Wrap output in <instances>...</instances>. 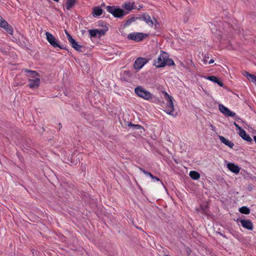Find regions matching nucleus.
<instances>
[{"label":"nucleus","instance_id":"obj_1","mask_svg":"<svg viewBox=\"0 0 256 256\" xmlns=\"http://www.w3.org/2000/svg\"><path fill=\"white\" fill-rule=\"evenodd\" d=\"M164 98L167 100L166 106L164 112L169 115L176 116L177 113L174 112V104L173 98L170 96L166 92H164Z\"/></svg>","mask_w":256,"mask_h":256},{"label":"nucleus","instance_id":"obj_2","mask_svg":"<svg viewBox=\"0 0 256 256\" xmlns=\"http://www.w3.org/2000/svg\"><path fill=\"white\" fill-rule=\"evenodd\" d=\"M25 72L30 73V75L29 76L34 78V79L28 80V85L30 88H34L38 87L40 83V79L39 78L37 77V76H38V74L36 72V71H32L28 70H25Z\"/></svg>","mask_w":256,"mask_h":256},{"label":"nucleus","instance_id":"obj_3","mask_svg":"<svg viewBox=\"0 0 256 256\" xmlns=\"http://www.w3.org/2000/svg\"><path fill=\"white\" fill-rule=\"evenodd\" d=\"M106 10L115 18H122L128 14L125 12L122 9L115 6H108L106 7Z\"/></svg>","mask_w":256,"mask_h":256},{"label":"nucleus","instance_id":"obj_4","mask_svg":"<svg viewBox=\"0 0 256 256\" xmlns=\"http://www.w3.org/2000/svg\"><path fill=\"white\" fill-rule=\"evenodd\" d=\"M134 92L138 96L144 100H148L152 98V94L142 86L136 87Z\"/></svg>","mask_w":256,"mask_h":256},{"label":"nucleus","instance_id":"obj_5","mask_svg":"<svg viewBox=\"0 0 256 256\" xmlns=\"http://www.w3.org/2000/svg\"><path fill=\"white\" fill-rule=\"evenodd\" d=\"M46 39L54 48H59L61 50H64L66 48L63 45H60L56 38L50 32H46Z\"/></svg>","mask_w":256,"mask_h":256},{"label":"nucleus","instance_id":"obj_6","mask_svg":"<svg viewBox=\"0 0 256 256\" xmlns=\"http://www.w3.org/2000/svg\"><path fill=\"white\" fill-rule=\"evenodd\" d=\"M148 34L140 32H132L129 34L127 38L129 40H132L136 42H139L142 40L144 38H146Z\"/></svg>","mask_w":256,"mask_h":256},{"label":"nucleus","instance_id":"obj_7","mask_svg":"<svg viewBox=\"0 0 256 256\" xmlns=\"http://www.w3.org/2000/svg\"><path fill=\"white\" fill-rule=\"evenodd\" d=\"M139 20L144 21L149 26L152 28L154 24L156 26L158 24L157 20L154 18L153 20L151 18L150 16L147 13H144L139 16Z\"/></svg>","mask_w":256,"mask_h":256},{"label":"nucleus","instance_id":"obj_8","mask_svg":"<svg viewBox=\"0 0 256 256\" xmlns=\"http://www.w3.org/2000/svg\"><path fill=\"white\" fill-rule=\"evenodd\" d=\"M167 53L161 51L156 60L154 62V66L157 68H162L166 66Z\"/></svg>","mask_w":256,"mask_h":256},{"label":"nucleus","instance_id":"obj_9","mask_svg":"<svg viewBox=\"0 0 256 256\" xmlns=\"http://www.w3.org/2000/svg\"><path fill=\"white\" fill-rule=\"evenodd\" d=\"M108 30V28L106 27L103 29L98 30L92 29L88 30L89 34L92 37L94 38H100L104 36L106 32Z\"/></svg>","mask_w":256,"mask_h":256},{"label":"nucleus","instance_id":"obj_10","mask_svg":"<svg viewBox=\"0 0 256 256\" xmlns=\"http://www.w3.org/2000/svg\"><path fill=\"white\" fill-rule=\"evenodd\" d=\"M148 62V60L145 58H138L134 62V68L135 70H140Z\"/></svg>","mask_w":256,"mask_h":256},{"label":"nucleus","instance_id":"obj_11","mask_svg":"<svg viewBox=\"0 0 256 256\" xmlns=\"http://www.w3.org/2000/svg\"><path fill=\"white\" fill-rule=\"evenodd\" d=\"M67 38L71 46L74 48L76 50L80 52L82 46L78 44V43L72 38L71 35L67 32L65 31Z\"/></svg>","mask_w":256,"mask_h":256},{"label":"nucleus","instance_id":"obj_12","mask_svg":"<svg viewBox=\"0 0 256 256\" xmlns=\"http://www.w3.org/2000/svg\"><path fill=\"white\" fill-rule=\"evenodd\" d=\"M218 108L220 111L226 116L234 117L236 115V114L234 112L231 111L222 104H219Z\"/></svg>","mask_w":256,"mask_h":256},{"label":"nucleus","instance_id":"obj_13","mask_svg":"<svg viewBox=\"0 0 256 256\" xmlns=\"http://www.w3.org/2000/svg\"><path fill=\"white\" fill-rule=\"evenodd\" d=\"M240 222L241 225L244 228L252 230L253 229V224L250 220H240Z\"/></svg>","mask_w":256,"mask_h":256},{"label":"nucleus","instance_id":"obj_14","mask_svg":"<svg viewBox=\"0 0 256 256\" xmlns=\"http://www.w3.org/2000/svg\"><path fill=\"white\" fill-rule=\"evenodd\" d=\"M122 7L126 10H127L126 12H128V13L129 12L132 10L136 8L135 3L134 2H126L122 4Z\"/></svg>","mask_w":256,"mask_h":256},{"label":"nucleus","instance_id":"obj_15","mask_svg":"<svg viewBox=\"0 0 256 256\" xmlns=\"http://www.w3.org/2000/svg\"><path fill=\"white\" fill-rule=\"evenodd\" d=\"M227 168L230 171L236 174L239 173L240 170V168L234 163H228L227 164Z\"/></svg>","mask_w":256,"mask_h":256},{"label":"nucleus","instance_id":"obj_16","mask_svg":"<svg viewBox=\"0 0 256 256\" xmlns=\"http://www.w3.org/2000/svg\"><path fill=\"white\" fill-rule=\"evenodd\" d=\"M238 134L243 140L248 142H252V138L248 134L246 133V131L244 129L241 130L240 132H238Z\"/></svg>","mask_w":256,"mask_h":256},{"label":"nucleus","instance_id":"obj_17","mask_svg":"<svg viewBox=\"0 0 256 256\" xmlns=\"http://www.w3.org/2000/svg\"><path fill=\"white\" fill-rule=\"evenodd\" d=\"M103 12V10L100 6H94L92 8V14L94 18L99 17Z\"/></svg>","mask_w":256,"mask_h":256},{"label":"nucleus","instance_id":"obj_18","mask_svg":"<svg viewBox=\"0 0 256 256\" xmlns=\"http://www.w3.org/2000/svg\"><path fill=\"white\" fill-rule=\"evenodd\" d=\"M218 138L222 143L224 144L225 145L228 146V147L232 148L234 146V144L232 142L223 136H219Z\"/></svg>","mask_w":256,"mask_h":256},{"label":"nucleus","instance_id":"obj_19","mask_svg":"<svg viewBox=\"0 0 256 256\" xmlns=\"http://www.w3.org/2000/svg\"><path fill=\"white\" fill-rule=\"evenodd\" d=\"M205 78L208 80H209L210 81H212V82H214V83L218 84L220 86H222L224 85L222 82L220 81L218 79L217 77L216 76H206Z\"/></svg>","mask_w":256,"mask_h":256},{"label":"nucleus","instance_id":"obj_20","mask_svg":"<svg viewBox=\"0 0 256 256\" xmlns=\"http://www.w3.org/2000/svg\"><path fill=\"white\" fill-rule=\"evenodd\" d=\"M140 170L142 171L144 174L146 176H149L150 178H151L154 180H156V181H160V183L162 184L164 186V184L162 182L160 181V178H158V177H156L154 176H153L151 173L146 171V170H144V169L141 168H139Z\"/></svg>","mask_w":256,"mask_h":256},{"label":"nucleus","instance_id":"obj_21","mask_svg":"<svg viewBox=\"0 0 256 256\" xmlns=\"http://www.w3.org/2000/svg\"><path fill=\"white\" fill-rule=\"evenodd\" d=\"M76 2V0H67L65 7L68 10H70Z\"/></svg>","mask_w":256,"mask_h":256},{"label":"nucleus","instance_id":"obj_22","mask_svg":"<svg viewBox=\"0 0 256 256\" xmlns=\"http://www.w3.org/2000/svg\"><path fill=\"white\" fill-rule=\"evenodd\" d=\"M189 175L190 177L194 180H197L200 178V174L194 170H192L190 172Z\"/></svg>","mask_w":256,"mask_h":256},{"label":"nucleus","instance_id":"obj_23","mask_svg":"<svg viewBox=\"0 0 256 256\" xmlns=\"http://www.w3.org/2000/svg\"><path fill=\"white\" fill-rule=\"evenodd\" d=\"M137 20H139V16H132V17L130 18H128L126 20V21L124 24V26H128L132 22H135Z\"/></svg>","mask_w":256,"mask_h":256},{"label":"nucleus","instance_id":"obj_24","mask_svg":"<svg viewBox=\"0 0 256 256\" xmlns=\"http://www.w3.org/2000/svg\"><path fill=\"white\" fill-rule=\"evenodd\" d=\"M239 211L240 213L246 214H249L250 212V209L246 206H242L240 208Z\"/></svg>","mask_w":256,"mask_h":256},{"label":"nucleus","instance_id":"obj_25","mask_svg":"<svg viewBox=\"0 0 256 256\" xmlns=\"http://www.w3.org/2000/svg\"><path fill=\"white\" fill-rule=\"evenodd\" d=\"M4 29L10 35L13 34L14 30L12 26L10 24H8V26H6L5 28H4Z\"/></svg>","mask_w":256,"mask_h":256},{"label":"nucleus","instance_id":"obj_26","mask_svg":"<svg viewBox=\"0 0 256 256\" xmlns=\"http://www.w3.org/2000/svg\"><path fill=\"white\" fill-rule=\"evenodd\" d=\"M172 66L174 65V61L170 58H168V56L166 55V66Z\"/></svg>","mask_w":256,"mask_h":256},{"label":"nucleus","instance_id":"obj_27","mask_svg":"<svg viewBox=\"0 0 256 256\" xmlns=\"http://www.w3.org/2000/svg\"><path fill=\"white\" fill-rule=\"evenodd\" d=\"M8 22L0 16V26L3 28L6 26H8Z\"/></svg>","mask_w":256,"mask_h":256},{"label":"nucleus","instance_id":"obj_28","mask_svg":"<svg viewBox=\"0 0 256 256\" xmlns=\"http://www.w3.org/2000/svg\"><path fill=\"white\" fill-rule=\"evenodd\" d=\"M234 124L236 126L237 130H238V132H240L241 130H242L243 129L240 127L238 124H236V122H234Z\"/></svg>","mask_w":256,"mask_h":256},{"label":"nucleus","instance_id":"obj_29","mask_svg":"<svg viewBox=\"0 0 256 256\" xmlns=\"http://www.w3.org/2000/svg\"><path fill=\"white\" fill-rule=\"evenodd\" d=\"M208 56H204V58L203 62L204 64H206L208 62Z\"/></svg>","mask_w":256,"mask_h":256},{"label":"nucleus","instance_id":"obj_30","mask_svg":"<svg viewBox=\"0 0 256 256\" xmlns=\"http://www.w3.org/2000/svg\"><path fill=\"white\" fill-rule=\"evenodd\" d=\"M214 60L213 59H210V61H208V64H211L214 62Z\"/></svg>","mask_w":256,"mask_h":256},{"label":"nucleus","instance_id":"obj_31","mask_svg":"<svg viewBox=\"0 0 256 256\" xmlns=\"http://www.w3.org/2000/svg\"><path fill=\"white\" fill-rule=\"evenodd\" d=\"M133 126L136 128H138L139 127H140V126L138 124H134Z\"/></svg>","mask_w":256,"mask_h":256},{"label":"nucleus","instance_id":"obj_32","mask_svg":"<svg viewBox=\"0 0 256 256\" xmlns=\"http://www.w3.org/2000/svg\"><path fill=\"white\" fill-rule=\"evenodd\" d=\"M143 8L142 5H140V6H138V8H136V9L140 10V8Z\"/></svg>","mask_w":256,"mask_h":256},{"label":"nucleus","instance_id":"obj_33","mask_svg":"<svg viewBox=\"0 0 256 256\" xmlns=\"http://www.w3.org/2000/svg\"><path fill=\"white\" fill-rule=\"evenodd\" d=\"M219 234H220V236H222V237L225 238H226V236H225V235H224V234H222V233L220 232Z\"/></svg>","mask_w":256,"mask_h":256},{"label":"nucleus","instance_id":"obj_34","mask_svg":"<svg viewBox=\"0 0 256 256\" xmlns=\"http://www.w3.org/2000/svg\"><path fill=\"white\" fill-rule=\"evenodd\" d=\"M254 142H256V136H254Z\"/></svg>","mask_w":256,"mask_h":256},{"label":"nucleus","instance_id":"obj_35","mask_svg":"<svg viewBox=\"0 0 256 256\" xmlns=\"http://www.w3.org/2000/svg\"><path fill=\"white\" fill-rule=\"evenodd\" d=\"M53 0L56 2H58L60 0Z\"/></svg>","mask_w":256,"mask_h":256},{"label":"nucleus","instance_id":"obj_36","mask_svg":"<svg viewBox=\"0 0 256 256\" xmlns=\"http://www.w3.org/2000/svg\"><path fill=\"white\" fill-rule=\"evenodd\" d=\"M210 126L212 128H214V126L212 125H210Z\"/></svg>","mask_w":256,"mask_h":256},{"label":"nucleus","instance_id":"obj_37","mask_svg":"<svg viewBox=\"0 0 256 256\" xmlns=\"http://www.w3.org/2000/svg\"><path fill=\"white\" fill-rule=\"evenodd\" d=\"M164 256H168V255H164Z\"/></svg>","mask_w":256,"mask_h":256},{"label":"nucleus","instance_id":"obj_38","mask_svg":"<svg viewBox=\"0 0 256 256\" xmlns=\"http://www.w3.org/2000/svg\"><path fill=\"white\" fill-rule=\"evenodd\" d=\"M164 256H168V255H164Z\"/></svg>","mask_w":256,"mask_h":256}]
</instances>
